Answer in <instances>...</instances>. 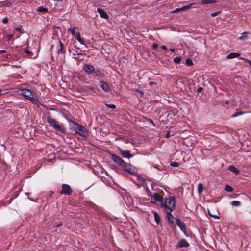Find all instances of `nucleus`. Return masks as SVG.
I'll return each mask as SVG.
<instances>
[{
  "label": "nucleus",
  "instance_id": "nucleus-1",
  "mask_svg": "<svg viewBox=\"0 0 251 251\" xmlns=\"http://www.w3.org/2000/svg\"><path fill=\"white\" fill-rule=\"evenodd\" d=\"M175 199L173 197H169L166 198L164 201H163V204H161L162 207H164L166 210V215L168 218V220H170V218H174L171 214V212L175 208Z\"/></svg>",
  "mask_w": 251,
  "mask_h": 251
},
{
  "label": "nucleus",
  "instance_id": "nucleus-2",
  "mask_svg": "<svg viewBox=\"0 0 251 251\" xmlns=\"http://www.w3.org/2000/svg\"><path fill=\"white\" fill-rule=\"evenodd\" d=\"M20 91L21 92V94L25 97V99L28 100L32 103L37 104L39 102L35 94L31 91L29 89H22Z\"/></svg>",
  "mask_w": 251,
  "mask_h": 251
},
{
  "label": "nucleus",
  "instance_id": "nucleus-3",
  "mask_svg": "<svg viewBox=\"0 0 251 251\" xmlns=\"http://www.w3.org/2000/svg\"><path fill=\"white\" fill-rule=\"evenodd\" d=\"M73 128L75 129L76 133L83 137H86L88 135L86 128L77 123H73Z\"/></svg>",
  "mask_w": 251,
  "mask_h": 251
},
{
  "label": "nucleus",
  "instance_id": "nucleus-4",
  "mask_svg": "<svg viewBox=\"0 0 251 251\" xmlns=\"http://www.w3.org/2000/svg\"><path fill=\"white\" fill-rule=\"evenodd\" d=\"M47 122L50 126L53 127L56 130L60 132L63 133L64 130L62 127L56 124V121L55 119L52 118L50 116L47 117Z\"/></svg>",
  "mask_w": 251,
  "mask_h": 251
},
{
  "label": "nucleus",
  "instance_id": "nucleus-5",
  "mask_svg": "<svg viewBox=\"0 0 251 251\" xmlns=\"http://www.w3.org/2000/svg\"><path fill=\"white\" fill-rule=\"evenodd\" d=\"M163 198L159 194L155 193L151 196V201L157 204H163Z\"/></svg>",
  "mask_w": 251,
  "mask_h": 251
},
{
  "label": "nucleus",
  "instance_id": "nucleus-6",
  "mask_svg": "<svg viewBox=\"0 0 251 251\" xmlns=\"http://www.w3.org/2000/svg\"><path fill=\"white\" fill-rule=\"evenodd\" d=\"M198 4H199L198 3H195V2L192 3L190 4L189 5H187L183 6L181 8H176V9L172 11L171 12V13H175L178 12L179 11H184V10H186L194 8V7H198Z\"/></svg>",
  "mask_w": 251,
  "mask_h": 251
},
{
  "label": "nucleus",
  "instance_id": "nucleus-7",
  "mask_svg": "<svg viewBox=\"0 0 251 251\" xmlns=\"http://www.w3.org/2000/svg\"><path fill=\"white\" fill-rule=\"evenodd\" d=\"M62 190L60 191L61 194H64L66 195H69L72 192V189L71 187L66 184H63L61 186Z\"/></svg>",
  "mask_w": 251,
  "mask_h": 251
},
{
  "label": "nucleus",
  "instance_id": "nucleus-8",
  "mask_svg": "<svg viewBox=\"0 0 251 251\" xmlns=\"http://www.w3.org/2000/svg\"><path fill=\"white\" fill-rule=\"evenodd\" d=\"M112 159L121 167H123L126 163L120 157L115 154H112Z\"/></svg>",
  "mask_w": 251,
  "mask_h": 251
},
{
  "label": "nucleus",
  "instance_id": "nucleus-9",
  "mask_svg": "<svg viewBox=\"0 0 251 251\" xmlns=\"http://www.w3.org/2000/svg\"><path fill=\"white\" fill-rule=\"evenodd\" d=\"M83 69L88 74H93L95 71L94 67L91 64H85L83 66Z\"/></svg>",
  "mask_w": 251,
  "mask_h": 251
},
{
  "label": "nucleus",
  "instance_id": "nucleus-10",
  "mask_svg": "<svg viewBox=\"0 0 251 251\" xmlns=\"http://www.w3.org/2000/svg\"><path fill=\"white\" fill-rule=\"evenodd\" d=\"M122 168L127 172L130 173H133L135 171L134 167L130 164L127 163L126 162L125 163V164H124V165L123 166Z\"/></svg>",
  "mask_w": 251,
  "mask_h": 251
},
{
  "label": "nucleus",
  "instance_id": "nucleus-11",
  "mask_svg": "<svg viewBox=\"0 0 251 251\" xmlns=\"http://www.w3.org/2000/svg\"><path fill=\"white\" fill-rule=\"evenodd\" d=\"M190 246L189 243L185 239H181L178 243L176 245V248L178 249L183 247H188Z\"/></svg>",
  "mask_w": 251,
  "mask_h": 251
},
{
  "label": "nucleus",
  "instance_id": "nucleus-12",
  "mask_svg": "<svg viewBox=\"0 0 251 251\" xmlns=\"http://www.w3.org/2000/svg\"><path fill=\"white\" fill-rule=\"evenodd\" d=\"M120 153L124 158H130L133 157V155L130 154V151L128 150L120 149Z\"/></svg>",
  "mask_w": 251,
  "mask_h": 251
},
{
  "label": "nucleus",
  "instance_id": "nucleus-13",
  "mask_svg": "<svg viewBox=\"0 0 251 251\" xmlns=\"http://www.w3.org/2000/svg\"><path fill=\"white\" fill-rule=\"evenodd\" d=\"M100 86L104 91L108 92L110 90V87L109 85L104 81H100L99 82Z\"/></svg>",
  "mask_w": 251,
  "mask_h": 251
},
{
  "label": "nucleus",
  "instance_id": "nucleus-14",
  "mask_svg": "<svg viewBox=\"0 0 251 251\" xmlns=\"http://www.w3.org/2000/svg\"><path fill=\"white\" fill-rule=\"evenodd\" d=\"M175 222L181 230H184V229L186 228L185 224L184 223H183L182 222H181L180 220V219H176Z\"/></svg>",
  "mask_w": 251,
  "mask_h": 251
},
{
  "label": "nucleus",
  "instance_id": "nucleus-15",
  "mask_svg": "<svg viewBox=\"0 0 251 251\" xmlns=\"http://www.w3.org/2000/svg\"><path fill=\"white\" fill-rule=\"evenodd\" d=\"M97 11L101 18L104 19H107L108 18V15L102 9L100 8H97Z\"/></svg>",
  "mask_w": 251,
  "mask_h": 251
},
{
  "label": "nucleus",
  "instance_id": "nucleus-16",
  "mask_svg": "<svg viewBox=\"0 0 251 251\" xmlns=\"http://www.w3.org/2000/svg\"><path fill=\"white\" fill-rule=\"evenodd\" d=\"M59 47H58V51H57L58 53H60V54L64 53V44L61 41H59Z\"/></svg>",
  "mask_w": 251,
  "mask_h": 251
},
{
  "label": "nucleus",
  "instance_id": "nucleus-17",
  "mask_svg": "<svg viewBox=\"0 0 251 251\" xmlns=\"http://www.w3.org/2000/svg\"><path fill=\"white\" fill-rule=\"evenodd\" d=\"M93 73L95 74V75L96 76L103 77L105 76L104 73L100 70H95Z\"/></svg>",
  "mask_w": 251,
  "mask_h": 251
},
{
  "label": "nucleus",
  "instance_id": "nucleus-18",
  "mask_svg": "<svg viewBox=\"0 0 251 251\" xmlns=\"http://www.w3.org/2000/svg\"><path fill=\"white\" fill-rule=\"evenodd\" d=\"M228 170L236 174H238L240 172V171L237 169H236V168L234 165H230L228 167Z\"/></svg>",
  "mask_w": 251,
  "mask_h": 251
},
{
  "label": "nucleus",
  "instance_id": "nucleus-19",
  "mask_svg": "<svg viewBox=\"0 0 251 251\" xmlns=\"http://www.w3.org/2000/svg\"><path fill=\"white\" fill-rule=\"evenodd\" d=\"M218 2L217 0H202L201 3L202 4H211Z\"/></svg>",
  "mask_w": 251,
  "mask_h": 251
},
{
  "label": "nucleus",
  "instance_id": "nucleus-20",
  "mask_svg": "<svg viewBox=\"0 0 251 251\" xmlns=\"http://www.w3.org/2000/svg\"><path fill=\"white\" fill-rule=\"evenodd\" d=\"M240 55V54L239 53L233 52V53H230L229 54H228L226 57L228 59H232L234 58L238 57Z\"/></svg>",
  "mask_w": 251,
  "mask_h": 251
},
{
  "label": "nucleus",
  "instance_id": "nucleus-21",
  "mask_svg": "<svg viewBox=\"0 0 251 251\" xmlns=\"http://www.w3.org/2000/svg\"><path fill=\"white\" fill-rule=\"evenodd\" d=\"M155 221L158 225L160 222V218L158 213L156 211H152Z\"/></svg>",
  "mask_w": 251,
  "mask_h": 251
},
{
  "label": "nucleus",
  "instance_id": "nucleus-22",
  "mask_svg": "<svg viewBox=\"0 0 251 251\" xmlns=\"http://www.w3.org/2000/svg\"><path fill=\"white\" fill-rule=\"evenodd\" d=\"M75 37L78 40V41L81 44L84 45V43L83 40L80 37V34L79 32L76 33V36Z\"/></svg>",
  "mask_w": 251,
  "mask_h": 251
},
{
  "label": "nucleus",
  "instance_id": "nucleus-23",
  "mask_svg": "<svg viewBox=\"0 0 251 251\" xmlns=\"http://www.w3.org/2000/svg\"><path fill=\"white\" fill-rule=\"evenodd\" d=\"M249 34L248 32H244L241 34V36L239 37V39L241 40H244L247 37V35Z\"/></svg>",
  "mask_w": 251,
  "mask_h": 251
},
{
  "label": "nucleus",
  "instance_id": "nucleus-24",
  "mask_svg": "<svg viewBox=\"0 0 251 251\" xmlns=\"http://www.w3.org/2000/svg\"><path fill=\"white\" fill-rule=\"evenodd\" d=\"M241 202L237 201H233L231 202V204L235 207H238L241 205Z\"/></svg>",
  "mask_w": 251,
  "mask_h": 251
},
{
  "label": "nucleus",
  "instance_id": "nucleus-25",
  "mask_svg": "<svg viewBox=\"0 0 251 251\" xmlns=\"http://www.w3.org/2000/svg\"><path fill=\"white\" fill-rule=\"evenodd\" d=\"M248 112L247 111H241V112H235L234 114H233V115H232V117H237L239 115H242L243 114H245V113H248Z\"/></svg>",
  "mask_w": 251,
  "mask_h": 251
},
{
  "label": "nucleus",
  "instance_id": "nucleus-26",
  "mask_svg": "<svg viewBox=\"0 0 251 251\" xmlns=\"http://www.w3.org/2000/svg\"><path fill=\"white\" fill-rule=\"evenodd\" d=\"M204 189V187L203 186L202 183H200L198 185V191L199 193H201Z\"/></svg>",
  "mask_w": 251,
  "mask_h": 251
},
{
  "label": "nucleus",
  "instance_id": "nucleus-27",
  "mask_svg": "<svg viewBox=\"0 0 251 251\" xmlns=\"http://www.w3.org/2000/svg\"><path fill=\"white\" fill-rule=\"evenodd\" d=\"M48 9L47 8L42 7V6L39 7L37 9V11L41 12H44V13H46V12H48Z\"/></svg>",
  "mask_w": 251,
  "mask_h": 251
},
{
  "label": "nucleus",
  "instance_id": "nucleus-28",
  "mask_svg": "<svg viewBox=\"0 0 251 251\" xmlns=\"http://www.w3.org/2000/svg\"><path fill=\"white\" fill-rule=\"evenodd\" d=\"M181 57L180 56H177L174 58L173 61L174 63L176 64H179L181 62Z\"/></svg>",
  "mask_w": 251,
  "mask_h": 251
},
{
  "label": "nucleus",
  "instance_id": "nucleus-29",
  "mask_svg": "<svg viewBox=\"0 0 251 251\" xmlns=\"http://www.w3.org/2000/svg\"><path fill=\"white\" fill-rule=\"evenodd\" d=\"M225 190L226 192H232L233 191V189L231 186L227 185L225 186Z\"/></svg>",
  "mask_w": 251,
  "mask_h": 251
},
{
  "label": "nucleus",
  "instance_id": "nucleus-30",
  "mask_svg": "<svg viewBox=\"0 0 251 251\" xmlns=\"http://www.w3.org/2000/svg\"><path fill=\"white\" fill-rule=\"evenodd\" d=\"M69 31L70 32L71 34L74 37H75L76 33H75V28H74V27H73V28H70L69 29Z\"/></svg>",
  "mask_w": 251,
  "mask_h": 251
},
{
  "label": "nucleus",
  "instance_id": "nucleus-31",
  "mask_svg": "<svg viewBox=\"0 0 251 251\" xmlns=\"http://www.w3.org/2000/svg\"><path fill=\"white\" fill-rule=\"evenodd\" d=\"M4 6H6V7H10L12 5V2L8 1V0L4 1Z\"/></svg>",
  "mask_w": 251,
  "mask_h": 251
},
{
  "label": "nucleus",
  "instance_id": "nucleus-32",
  "mask_svg": "<svg viewBox=\"0 0 251 251\" xmlns=\"http://www.w3.org/2000/svg\"><path fill=\"white\" fill-rule=\"evenodd\" d=\"M186 64L188 65V66H191L192 64H193V62L192 61L191 59H189V58H187L186 60Z\"/></svg>",
  "mask_w": 251,
  "mask_h": 251
},
{
  "label": "nucleus",
  "instance_id": "nucleus-33",
  "mask_svg": "<svg viewBox=\"0 0 251 251\" xmlns=\"http://www.w3.org/2000/svg\"><path fill=\"white\" fill-rule=\"evenodd\" d=\"M105 106L111 109H115L116 108V105L113 104H105Z\"/></svg>",
  "mask_w": 251,
  "mask_h": 251
},
{
  "label": "nucleus",
  "instance_id": "nucleus-34",
  "mask_svg": "<svg viewBox=\"0 0 251 251\" xmlns=\"http://www.w3.org/2000/svg\"><path fill=\"white\" fill-rule=\"evenodd\" d=\"M208 214H209V215L212 217H214V218H217V219H219L220 218V216L217 215H214V214H213V213H211V212L210 211V210H208Z\"/></svg>",
  "mask_w": 251,
  "mask_h": 251
},
{
  "label": "nucleus",
  "instance_id": "nucleus-35",
  "mask_svg": "<svg viewBox=\"0 0 251 251\" xmlns=\"http://www.w3.org/2000/svg\"><path fill=\"white\" fill-rule=\"evenodd\" d=\"M24 52L25 53L28 54L29 56H31L32 55V52L30 51L28 49H25L24 50Z\"/></svg>",
  "mask_w": 251,
  "mask_h": 251
},
{
  "label": "nucleus",
  "instance_id": "nucleus-36",
  "mask_svg": "<svg viewBox=\"0 0 251 251\" xmlns=\"http://www.w3.org/2000/svg\"><path fill=\"white\" fill-rule=\"evenodd\" d=\"M171 166L174 167H177L178 166V163L176 162H173L171 163Z\"/></svg>",
  "mask_w": 251,
  "mask_h": 251
},
{
  "label": "nucleus",
  "instance_id": "nucleus-37",
  "mask_svg": "<svg viewBox=\"0 0 251 251\" xmlns=\"http://www.w3.org/2000/svg\"><path fill=\"white\" fill-rule=\"evenodd\" d=\"M221 13V11H217V12H214V13H211V15L212 16V17H215L217 15L220 14Z\"/></svg>",
  "mask_w": 251,
  "mask_h": 251
},
{
  "label": "nucleus",
  "instance_id": "nucleus-38",
  "mask_svg": "<svg viewBox=\"0 0 251 251\" xmlns=\"http://www.w3.org/2000/svg\"><path fill=\"white\" fill-rule=\"evenodd\" d=\"M240 59L243 60H245L246 62L248 63L251 66V61L249 60H247L245 58H244L243 57H240Z\"/></svg>",
  "mask_w": 251,
  "mask_h": 251
},
{
  "label": "nucleus",
  "instance_id": "nucleus-39",
  "mask_svg": "<svg viewBox=\"0 0 251 251\" xmlns=\"http://www.w3.org/2000/svg\"><path fill=\"white\" fill-rule=\"evenodd\" d=\"M13 37V34H9L7 36V39L9 41L11 40Z\"/></svg>",
  "mask_w": 251,
  "mask_h": 251
},
{
  "label": "nucleus",
  "instance_id": "nucleus-40",
  "mask_svg": "<svg viewBox=\"0 0 251 251\" xmlns=\"http://www.w3.org/2000/svg\"><path fill=\"white\" fill-rule=\"evenodd\" d=\"M171 136V132H170V131H168L166 133V135H165V137H166V138H169V137H170Z\"/></svg>",
  "mask_w": 251,
  "mask_h": 251
},
{
  "label": "nucleus",
  "instance_id": "nucleus-41",
  "mask_svg": "<svg viewBox=\"0 0 251 251\" xmlns=\"http://www.w3.org/2000/svg\"><path fill=\"white\" fill-rule=\"evenodd\" d=\"M158 47V45L155 44V43H154L153 45H152V49H157Z\"/></svg>",
  "mask_w": 251,
  "mask_h": 251
},
{
  "label": "nucleus",
  "instance_id": "nucleus-42",
  "mask_svg": "<svg viewBox=\"0 0 251 251\" xmlns=\"http://www.w3.org/2000/svg\"><path fill=\"white\" fill-rule=\"evenodd\" d=\"M2 22L4 23H7L8 22V19L7 18H4L2 20Z\"/></svg>",
  "mask_w": 251,
  "mask_h": 251
},
{
  "label": "nucleus",
  "instance_id": "nucleus-43",
  "mask_svg": "<svg viewBox=\"0 0 251 251\" xmlns=\"http://www.w3.org/2000/svg\"><path fill=\"white\" fill-rule=\"evenodd\" d=\"M182 231L184 233V234L186 236H188V234H187V232H186V228L184 229V230H182Z\"/></svg>",
  "mask_w": 251,
  "mask_h": 251
},
{
  "label": "nucleus",
  "instance_id": "nucleus-44",
  "mask_svg": "<svg viewBox=\"0 0 251 251\" xmlns=\"http://www.w3.org/2000/svg\"><path fill=\"white\" fill-rule=\"evenodd\" d=\"M182 231L184 233V234L186 236H188V234H187V232H186V228L184 229V230H182Z\"/></svg>",
  "mask_w": 251,
  "mask_h": 251
},
{
  "label": "nucleus",
  "instance_id": "nucleus-45",
  "mask_svg": "<svg viewBox=\"0 0 251 251\" xmlns=\"http://www.w3.org/2000/svg\"><path fill=\"white\" fill-rule=\"evenodd\" d=\"M161 48H162V49H163L164 50H166L167 49V47L164 45L162 46Z\"/></svg>",
  "mask_w": 251,
  "mask_h": 251
},
{
  "label": "nucleus",
  "instance_id": "nucleus-46",
  "mask_svg": "<svg viewBox=\"0 0 251 251\" xmlns=\"http://www.w3.org/2000/svg\"><path fill=\"white\" fill-rule=\"evenodd\" d=\"M202 89H203V88H201V87H199V88L198 89V91L199 92H201Z\"/></svg>",
  "mask_w": 251,
  "mask_h": 251
},
{
  "label": "nucleus",
  "instance_id": "nucleus-47",
  "mask_svg": "<svg viewBox=\"0 0 251 251\" xmlns=\"http://www.w3.org/2000/svg\"><path fill=\"white\" fill-rule=\"evenodd\" d=\"M4 4V1H0V6H3Z\"/></svg>",
  "mask_w": 251,
  "mask_h": 251
},
{
  "label": "nucleus",
  "instance_id": "nucleus-48",
  "mask_svg": "<svg viewBox=\"0 0 251 251\" xmlns=\"http://www.w3.org/2000/svg\"><path fill=\"white\" fill-rule=\"evenodd\" d=\"M88 88L90 90H93L94 89V87L92 86H88Z\"/></svg>",
  "mask_w": 251,
  "mask_h": 251
},
{
  "label": "nucleus",
  "instance_id": "nucleus-49",
  "mask_svg": "<svg viewBox=\"0 0 251 251\" xmlns=\"http://www.w3.org/2000/svg\"><path fill=\"white\" fill-rule=\"evenodd\" d=\"M170 51L172 52H174L175 51V49L174 48L170 49Z\"/></svg>",
  "mask_w": 251,
  "mask_h": 251
},
{
  "label": "nucleus",
  "instance_id": "nucleus-50",
  "mask_svg": "<svg viewBox=\"0 0 251 251\" xmlns=\"http://www.w3.org/2000/svg\"><path fill=\"white\" fill-rule=\"evenodd\" d=\"M5 52H6V51L5 50H0V53H4Z\"/></svg>",
  "mask_w": 251,
  "mask_h": 251
},
{
  "label": "nucleus",
  "instance_id": "nucleus-51",
  "mask_svg": "<svg viewBox=\"0 0 251 251\" xmlns=\"http://www.w3.org/2000/svg\"><path fill=\"white\" fill-rule=\"evenodd\" d=\"M9 55H5V57L6 59H9Z\"/></svg>",
  "mask_w": 251,
  "mask_h": 251
},
{
  "label": "nucleus",
  "instance_id": "nucleus-52",
  "mask_svg": "<svg viewBox=\"0 0 251 251\" xmlns=\"http://www.w3.org/2000/svg\"><path fill=\"white\" fill-rule=\"evenodd\" d=\"M54 1H62L63 0H54Z\"/></svg>",
  "mask_w": 251,
  "mask_h": 251
},
{
  "label": "nucleus",
  "instance_id": "nucleus-53",
  "mask_svg": "<svg viewBox=\"0 0 251 251\" xmlns=\"http://www.w3.org/2000/svg\"><path fill=\"white\" fill-rule=\"evenodd\" d=\"M28 199H29L30 200H31V201H33V199L30 198L29 197H28Z\"/></svg>",
  "mask_w": 251,
  "mask_h": 251
},
{
  "label": "nucleus",
  "instance_id": "nucleus-54",
  "mask_svg": "<svg viewBox=\"0 0 251 251\" xmlns=\"http://www.w3.org/2000/svg\"><path fill=\"white\" fill-rule=\"evenodd\" d=\"M12 66H15V67H17V66H16V65H12Z\"/></svg>",
  "mask_w": 251,
  "mask_h": 251
},
{
  "label": "nucleus",
  "instance_id": "nucleus-55",
  "mask_svg": "<svg viewBox=\"0 0 251 251\" xmlns=\"http://www.w3.org/2000/svg\"><path fill=\"white\" fill-rule=\"evenodd\" d=\"M1 90H0V94L1 93Z\"/></svg>",
  "mask_w": 251,
  "mask_h": 251
},
{
  "label": "nucleus",
  "instance_id": "nucleus-56",
  "mask_svg": "<svg viewBox=\"0 0 251 251\" xmlns=\"http://www.w3.org/2000/svg\"><path fill=\"white\" fill-rule=\"evenodd\" d=\"M14 0H13V2H14Z\"/></svg>",
  "mask_w": 251,
  "mask_h": 251
}]
</instances>
